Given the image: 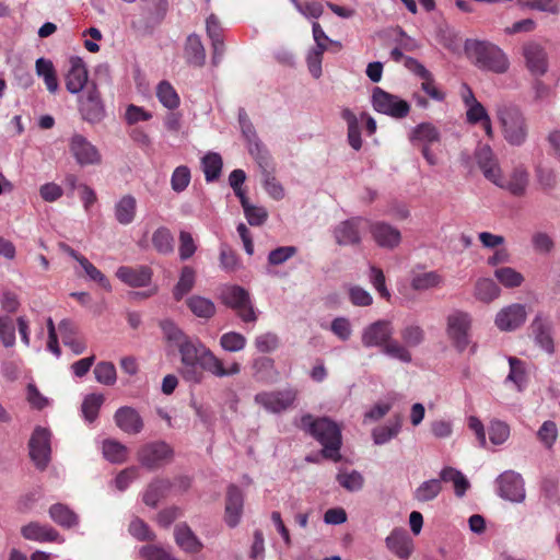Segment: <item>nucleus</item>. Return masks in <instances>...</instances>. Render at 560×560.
Returning <instances> with one entry per match:
<instances>
[{
    "instance_id": "1",
    "label": "nucleus",
    "mask_w": 560,
    "mask_h": 560,
    "mask_svg": "<svg viewBox=\"0 0 560 560\" xmlns=\"http://www.w3.org/2000/svg\"><path fill=\"white\" fill-rule=\"evenodd\" d=\"M160 326L168 346L179 353V374L186 382L200 384L205 378L203 371L217 377L232 376L241 372L237 362H232L225 368L198 337L185 334L173 320L164 319Z\"/></svg>"
},
{
    "instance_id": "2",
    "label": "nucleus",
    "mask_w": 560,
    "mask_h": 560,
    "mask_svg": "<svg viewBox=\"0 0 560 560\" xmlns=\"http://www.w3.org/2000/svg\"><path fill=\"white\" fill-rule=\"evenodd\" d=\"M300 427L323 445L324 457L334 462L340 459L341 429L335 421L307 413L301 418Z\"/></svg>"
},
{
    "instance_id": "3",
    "label": "nucleus",
    "mask_w": 560,
    "mask_h": 560,
    "mask_svg": "<svg viewBox=\"0 0 560 560\" xmlns=\"http://www.w3.org/2000/svg\"><path fill=\"white\" fill-rule=\"evenodd\" d=\"M503 137L514 147H521L526 142L528 129L526 119L521 110L513 105H499L497 108Z\"/></svg>"
},
{
    "instance_id": "4",
    "label": "nucleus",
    "mask_w": 560,
    "mask_h": 560,
    "mask_svg": "<svg viewBox=\"0 0 560 560\" xmlns=\"http://www.w3.org/2000/svg\"><path fill=\"white\" fill-rule=\"evenodd\" d=\"M466 49L470 51L475 65L481 70L504 73L509 69V58L497 45L476 40L471 45L467 43Z\"/></svg>"
},
{
    "instance_id": "5",
    "label": "nucleus",
    "mask_w": 560,
    "mask_h": 560,
    "mask_svg": "<svg viewBox=\"0 0 560 560\" xmlns=\"http://www.w3.org/2000/svg\"><path fill=\"white\" fill-rule=\"evenodd\" d=\"M471 316L463 311L456 310L446 317V335L452 346L464 352L470 343Z\"/></svg>"
},
{
    "instance_id": "6",
    "label": "nucleus",
    "mask_w": 560,
    "mask_h": 560,
    "mask_svg": "<svg viewBox=\"0 0 560 560\" xmlns=\"http://www.w3.org/2000/svg\"><path fill=\"white\" fill-rule=\"evenodd\" d=\"M222 302L234 310L244 323H255L258 318L248 291L240 285H229L222 290Z\"/></svg>"
},
{
    "instance_id": "7",
    "label": "nucleus",
    "mask_w": 560,
    "mask_h": 560,
    "mask_svg": "<svg viewBox=\"0 0 560 560\" xmlns=\"http://www.w3.org/2000/svg\"><path fill=\"white\" fill-rule=\"evenodd\" d=\"M141 16L132 22V27L143 34H150L159 26L168 11L167 0H140Z\"/></svg>"
},
{
    "instance_id": "8",
    "label": "nucleus",
    "mask_w": 560,
    "mask_h": 560,
    "mask_svg": "<svg viewBox=\"0 0 560 560\" xmlns=\"http://www.w3.org/2000/svg\"><path fill=\"white\" fill-rule=\"evenodd\" d=\"M372 106L380 113L394 119H402L410 113V104L399 97L376 86L372 93Z\"/></svg>"
},
{
    "instance_id": "9",
    "label": "nucleus",
    "mask_w": 560,
    "mask_h": 560,
    "mask_svg": "<svg viewBox=\"0 0 560 560\" xmlns=\"http://www.w3.org/2000/svg\"><path fill=\"white\" fill-rule=\"evenodd\" d=\"M69 151L81 167L95 166L102 163V153L97 147L80 133L70 137Z\"/></svg>"
},
{
    "instance_id": "10",
    "label": "nucleus",
    "mask_w": 560,
    "mask_h": 560,
    "mask_svg": "<svg viewBox=\"0 0 560 560\" xmlns=\"http://www.w3.org/2000/svg\"><path fill=\"white\" fill-rule=\"evenodd\" d=\"M296 392L292 388L257 393L254 397L256 405L270 413H280L289 409L295 401Z\"/></svg>"
},
{
    "instance_id": "11",
    "label": "nucleus",
    "mask_w": 560,
    "mask_h": 560,
    "mask_svg": "<svg viewBox=\"0 0 560 560\" xmlns=\"http://www.w3.org/2000/svg\"><path fill=\"white\" fill-rule=\"evenodd\" d=\"M370 221L362 217H353L337 224L334 236L339 245H358L361 234L369 229Z\"/></svg>"
},
{
    "instance_id": "12",
    "label": "nucleus",
    "mask_w": 560,
    "mask_h": 560,
    "mask_svg": "<svg viewBox=\"0 0 560 560\" xmlns=\"http://www.w3.org/2000/svg\"><path fill=\"white\" fill-rule=\"evenodd\" d=\"M79 110L82 118L90 124L100 122L105 117V108L94 84L86 86L80 96Z\"/></svg>"
},
{
    "instance_id": "13",
    "label": "nucleus",
    "mask_w": 560,
    "mask_h": 560,
    "mask_svg": "<svg viewBox=\"0 0 560 560\" xmlns=\"http://www.w3.org/2000/svg\"><path fill=\"white\" fill-rule=\"evenodd\" d=\"M172 448L165 442H151L139 450L138 460L148 469H156L163 466L172 457Z\"/></svg>"
},
{
    "instance_id": "14",
    "label": "nucleus",
    "mask_w": 560,
    "mask_h": 560,
    "mask_svg": "<svg viewBox=\"0 0 560 560\" xmlns=\"http://www.w3.org/2000/svg\"><path fill=\"white\" fill-rule=\"evenodd\" d=\"M240 125L242 133L247 142L249 154L256 160L259 167H262L264 164L268 165L270 160L269 152L259 140L253 124L246 117L244 112L240 113Z\"/></svg>"
},
{
    "instance_id": "15",
    "label": "nucleus",
    "mask_w": 560,
    "mask_h": 560,
    "mask_svg": "<svg viewBox=\"0 0 560 560\" xmlns=\"http://www.w3.org/2000/svg\"><path fill=\"white\" fill-rule=\"evenodd\" d=\"M394 335V327L392 322L380 319L368 325L362 330L361 341L365 348H381L390 341Z\"/></svg>"
},
{
    "instance_id": "16",
    "label": "nucleus",
    "mask_w": 560,
    "mask_h": 560,
    "mask_svg": "<svg viewBox=\"0 0 560 560\" xmlns=\"http://www.w3.org/2000/svg\"><path fill=\"white\" fill-rule=\"evenodd\" d=\"M499 495L511 502L521 503L525 499L524 480L518 472L508 470L497 479Z\"/></svg>"
},
{
    "instance_id": "17",
    "label": "nucleus",
    "mask_w": 560,
    "mask_h": 560,
    "mask_svg": "<svg viewBox=\"0 0 560 560\" xmlns=\"http://www.w3.org/2000/svg\"><path fill=\"white\" fill-rule=\"evenodd\" d=\"M493 184L499 188L508 190L515 197H523L529 185V172L524 165L520 164L515 166L505 178L500 172L499 180Z\"/></svg>"
},
{
    "instance_id": "18",
    "label": "nucleus",
    "mask_w": 560,
    "mask_h": 560,
    "mask_svg": "<svg viewBox=\"0 0 560 560\" xmlns=\"http://www.w3.org/2000/svg\"><path fill=\"white\" fill-rule=\"evenodd\" d=\"M406 68L415 75L422 80L421 90L432 100L442 102L445 98V93L442 92L436 85L433 74L417 59L412 57L406 58Z\"/></svg>"
},
{
    "instance_id": "19",
    "label": "nucleus",
    "mask_w": 560,
    "mask_h": 560,
    "mask_svg": "<svg viewBox=\"0 0 560 560\" xmlns=\"http://www.w3.org/2000/svg\"><path fill=\"white\" fill-rule=\"evenodd\" d=\"M244 511V493L235 485H230L226 491L224 522L230 528H235L242 520Z\"/></svg>"
},
{
    "instance_id": "20",
    "label": "nucleus",
    "mask_w": 560,
    "mask_h": 560,
    "mask_svg": "<svg viewBox=\"0 0 560 560\" xmlns=\"http://www.w3.org/2000/svg\"><path fill=\"white\" fill-rule=\"evenodd\" d=\"M526 67L533 75L540 77L548 70V57L545 48L537 42H528L523 46Z\"/></svg>"
},
{
    "instance_id": "21",
    "label": "nucleus",
    "mask_w": 560,
    "mask_h": 560,
    "mask_svg": "<svg viewBox=\"0 0 560 560\" xmlns=\"http://www.w3.org/2000/svg\"><path fill=\"white\" fill-rule=\"evenodd\" d=\"M114 420L122 432L130 435L139 434L144 428L140 413L129 406L118 408L114 415Z\"/></svg>"
},
{
    "instance_id": "22",
    "label": "nucleus",
    "mask_w": 560,
    "mask_h": 560,
    "mask_svg": "<svg viewBox=\"0 0 560 560\" xmlns=\"http://www.w3.org/2000/svg\"><path fill=\"white\" fill-rule=\"evenodd\" d=\"M386 547L399 559H408L413 551V541L407 530L401 527L394 528L385 539Z\"/></svg>"
},
{
    "instance_id": "23",
    "label": "nucleus",
    "mask_w": 560,
    "mask_h": 560,
    "mask_svg": "<svg viewBox=\"0 0 560 560\" xmlns=\"http://www.w3.org/2000/svg\"><path fill=\"white\" fill-rule=\"evenodd\" d=\"M66 73V88L71 94H78L88 85V69L80 57H71Z\"/></svg>"
},
{
    "instance_id": "24",
    "label": "nucleus",
    "mask_w": 560,
    "mask_h": 560,
    "mask_svg": "<svg viewBox=\"0 0 560 560\" xmlns=\"http://www.w3.org/2000/svg\"><path fill=\"white\" fill-rule=\"evenodd\" d=\"M532 334L536 345H538L547 353H553L555 345L551 335L552 323L548 317L538 314L535 316L530 325Z\"/></svg>"
},
{
    "instance_id": "25",
    "label": "nucleus",
    "mask_w": 560,
    "mask_h": 560,
    "mask_svg": "<svg viewBox=\"0 0 560 560\" xmlns=\"http://www.w3.org/2000/svg\"><path fill=\"white\" fill-rule=\"evenodd\" d=\"M526 320V310L522 304H512L501 310L495 316L499 329L511 331L522 326Z\"/></svg>"
},
{
    "instance_id": "26",
    "label": "nucleus",
    "mask_w": 560,
    "mask_h": 560,
    "mask_svg": "<svg viewBox=\"0 0 560 560\" xmlns=\"http://www.w3.org/2000/svg\"><path fill=\"white\" fill-rule=\"evenodd\" d=\"M369 229L376 244L383 248H395L401 241L399 230L385 222L370 223Z\"/></svg>"
},
{
    "instance_id": "27",
    "label": "nucleus",
    "mask_w": 560,
    "mask_h": 560,
    "mask_svg": "<svg viewBox=\"0 0 560 560\" xmlns=\"http://www.w3.org/2000/svg\"><path fill=\"white\" fill-rule=\"evenodd\" d=\"M475 158L483 176L491 183H497V180H499V173L501 172V168L492 149L487 144L480 145L476 150Z\"/></svg>"
},
{
    "instance_id": "28",
    "label": "nucleus",
    "mask_w": 560,
    "mask_h": 560,
    "mask_svg": "<svg viewBox=\"0 0 560 560\" xmlns=\"http://www.w3.org/2000/svg\"><path fill=\"white\" fill-rule=\"evenodd\" d=\"M116 277L129 287H145L151 282L152 271L147 266L127 267L121 266L116 271Z\"/></svg>"
},
{
    "instance_id": "29",
    "label": "nucleus",
    "mask_w": 560,
    "mask_h": 560,
    "mask_svg": "<svg viewBox=\"0 0 560 560\" xmlns=\"http://www.w3.org/2000/svg\"><path fill=\"white\" fill-rule=\"evenodd\" d=\"M138 202L135 196L126 194L114 205V217L120 225L131 224L137 215Z\"/></svg>"
},
{
    "instance_id": "30",
    "label": "nucleus",
    "mask_w": 560,
    "mask_h": 560,
    "mask_svg": "<svg viewBox=\"0 0 560 560\" xmlns=\"http://www.w3.org/2000/svg\"><path fill=\"white\" fill-rule=\"evenodd\" d=\"M444 282L443 277L434 270L410 272V287L415 291H428L441 287Z\"/></svg>"
},
{
    "instance_id": "31",
    "label": "nucleus",
    "mask_w": 560,
    "mask_h": 560,
    "mask_svg": "<svg viewBox=\"0 0 560 560\" xmlns=\"http://www.w3.org/2000/svg\"><path fill=\"white\" fill-rule=\"evenodd\" d=\"M174 537L176 544L188 553L199 552L203 545L200 539L194 534L189 526L186 524L176 525L174 529Z\"/></svg>"
},
{
    "instance_id": "32",
    "label": "nucleus",
    "mask_w": 560,
    "mask_h": 560,
    "mask_svg": "<svg viewBox=\"0 0 560 560\" xmlns=\"http://www.w3.org/2000/svg\"><path fill=\"white\" fill-rule=\"evenodd\" d=\"M441 133L439 129L431 122H421L413 127L409 133L411 143H421L423 145H431L439 142Z\"/></svg>"
},
{
    "instance_id": "33",
    "label": "nucleus",
    "mask_w": 560,
    "mask_h": 560,
    "mask_svg": "<svg viewBox=\"0 0 560 560\" xmlns=\"http://www.w3.org/2000/svg\"><path fill=\"white\" fill-rule=\"evenodd\" d=\"M51 432L37 427V470H44L51 459Z\"/></svg>"
},
{
    "instance_id": "34",
    "label": "nucleus",
    "mask_w": 560,
    "mask_h": 560,
    "mask_svg": "<svg viewBox=\"0 0 560 560\" xmlns=\"http://www.w3.org/2000/svg\"><path fill=\"white\" fill-rule=\"evenodd\" d=\"M50 518L63 528H72L79 525V516L68 505L55 503L49 508Z\"/></svg>"
},
{
    "instance_id": "35",
    "label": "nucleus",
    "mask_w": 560,
    "mask_h": 560,
    "mask_svg": "<svg viewBox=\"0 0 560 560\" xmlns=\"http://www.w3.org/2000/svg\"><path fill=\"white\" fill-rule=\"evenodd\" d=\"M341 118L347 122V137L350 147L359 151L362 148V139L357 115L350 108H343L341 110Z\"/></svg>"
},
{
    "instance_id": "36",
    "label": "nucleus",
    "mask_w": 560,
    "mask_h": 560,
    "mask_svg": "<svg viewBox=\"0 0 560 560\" xmlns=\"http://www.w3.org/2000/svg\"><path fill=\"white\" fill-rule=\"evenodd\" d=\"M401 430V418L396 417L385 425L372 430V440L375 445H384L395 439Z\"/></svg>"
},
{
    "instance_id": "37",
    "label": "nucleus",
    "mask_w": 560,
    "mask_h": 560,
    "mask_svg": "<svg viewBox=\"0 0 560 560\" xmlns=\"http://www.w3.org/2000/svg\"><path fill=\"white\" fill-rule=\"evenodd\" d=\"M185 56L188 63L201 67L206 61V51L198 35L191 34L188 36L185 46Z\"/></svg>"
},
{
    "instance_id": "38",
    "label": "nucleus",
    "mask_w": 560,
    "mask_h": 560,
    "mask_svg": "<svg viewBox=\"0 0 560 560\" xmlns=\"http://www.w3.org/2000/svg\"><path fill=\"white\" fill-rule=\"evenodd\" d=\"M442 481L440 477L421 482L413 492V499L421 503L433 501L443 489Z\"/></svg>"
},
{
    "instance_id": "39",
    "label": "nucleus",
    "mask_w": 560,
    "mask_h": 560,
    "mask_svg": "<svg viewBox=\"0 0 560 560\" xmlns=\"http://www.w3.org/2000/svg\"><path fill=\"white\" fill-rule=\"evenodd\" d=\"M440 477L441 480L453 483L455 494L459 498L463 497L470 487L465 475L454 467H444L441 469Z\"/></svg>"
},
{
    "instance_id": "40",
    "label": "nucleus",
    "mask_w": 560,
    "mask_h": 560,
    "mask_svg": "<svg viewBox=\"0 0 560 560\" xmlns=\"http://www.w3.org/2000/svg\"><path fill=\"white\" fill-rule=\"evenodd\" d=\"M37 77H40L44 80L46 89L50 93H56L59 89V82L57 78V72L54 67V63L45 58H37Z\"/></svg>"
},
{
    "instance_id": "41",
    "label": "nucleus",
    "mask_w": 560,
    "mask_h": 560,
    "mask_svg": "<svg viewBox=\"0 0 560 560\" xmlns=\"http://www.w3.org/2000/svg\"><path fill=\"white\" fill-rule=\"evenodd\" d=\"M152 245L162 255H170L174 252V236L166 226L158 228L152 234Z\"/></svg>"
},
{
    "instance_id": "42",
    "label": "nucleus",
    "mask_w": 560,
    "mask_h": 560,
    "mask_svg": "<svg viewBox=\"0 0 560 560\" xmlns=\"http://www.w3.org/2000/svg\"><path fill=\"white\" fill-rule=\"evenodd\" d=\"M159 102L167 109H176L180 98L174 86L168 81H161L155 91Z\"/></svg>"
},
{
    "instance_id": "43",
    "label": "nucleus",
    "mask_w": 560,
    "mask_h": 560,
    "mask_svg": "<svg viewBox=\"0 0 560 560\" xmlns=\"http://www.w3.org/2000/svg\"><path fill=\"white\" fill-rule=\"evenodd\" d=\"M187 306L199 318H211L215 314L214 303L203 296L192 295L187 300Z\"/></svg>"
},
{
    "instance_id": "44",
    "label": "nucleus",
    "mask_w": 560,
    "mask_h": 560,
    "mask_svg": "<svg viewBox=\"0 0 560 560\" xmlns=\"http://www.w3.org/2000/svg\"><path fill=\"white\" fill-rule=\"evenodd\" d=\"M222 165V158L219 153L209 152L202 158L201 166L207 183H212L220 177Z\"/></svg>"
},
{
    "instance_id": "45",
    "label": "nucleus",
    "mask_w": 560,
    "mask_h": 560,
    "mask_svg": "<svg viewBox=\"0 0 560 560\" xmlns=\"http://www.w3.org/2000/svg\"><path fill=\"white\" fill-rule=\"evenodd\" d=\"M102 451L104 457L114 464L124 463L128 456L127 446L113 439H108L103 442Z\"/></svg>"
},
{
    "instance_id": "46",
    "label": "nucleus",
    "mask_w": 560,
    "mask_h": 560,
    "mask_svg": "<svg viewBox=\"0 0 560 560\" xmlns=\"http://www.w3.org/2000/svg\"><path fill=\"white\" fill-rule=\"evenodd\" d=\"M510 372L505 382H512L517 390H523L527 383L525 363L515 357H509Z\"/></svg>"
},
{
    "instance_id": "47",
    "label": "nucleus",
    "mask_w": 560,
    "mask_h": 560,
    "mask_svg": "<svg viewBox=\"0 0 560 560\" xmlns=\"http://www.w3.org/2000/svg\"><path fill=\"white\" fill-rule=\"evenodd\" d=\"M500 295V288L489 278L478 279L475 284V296L481 302L489 303Z\"/></svg>"
},
{
    "instance_id": "48",
    "label": "nucleus",
    "mask_w": 560,
    "mask_h": 560,
    "mask_svg": "<svg viewBox=\"0 0 560 560\" xmlns=\"http://www.w3.org/2000/svg\"><path fill=\"white\" fill-rule=\"evenodd\" d=\"M196 280V272L190 266L182 268L178 282L176 283L173 295L176 301H180L192 288Z\"/></svg>"
},
{
    "instance_id": "49",
    "label": "nucleus",
    "mask_w": 560,
    "mask_h": 560,
    "mask_svg": "<svg viewBox=\"0 0 560 560\" xmlns=\"http://www.w3.org/2000/svg\"><path fill=\"white\" fill-rule=\"evenodd\" d=\"M220 268L225 272L233 273L242 268V262L236 253L226 244L220 246Z\"/></svg>"
},
{
    "instance_id": "50",
    "label": "nucleus",
    "mask_w": 560,
    "mask_h": 560,
    "mask_svg": "<svg viewBox=\"0 0 560 560\" xmlns=\"http://www.w3.org/2000/svg\"><path fill=\"white\" fill-rule=\"evenodd\" d=\"M270 166V161L268 162V165L264 164L262 167V186L266 190V192L275 200H281L284 198V188L283 186L277 180V178L268 171V167Z\"/></svg>"
},
{
    "instance_id": "51",
    "label": "nucleus",
    "mask_w": 560,
    "mask_h": 560,
    "mask_svg": "<svg viewBox=\"0 0 560 560\" xmlns=\"http://www.w3.org/2000/svg\"><path fill=\"white\" fill-rule=\"evenodd\" d=\"M517 4L522 9L535 10L552 15L560 13V3L558 0H517Z\"/></svg>"
},
{
    "instance_id": "52",
    "label": "nucleus",
    "mask_w": 560,
    "mask_h": 560,
    "mask_svg": "<svg viewBox=\"0 0 560 560\" xmlns=\"http://www.w3.org/2000/svg\"><path fill=\"white\" fill-rule=\"evenodd\" d=\"M494 277L505 288H517L524 282L523 275L511 267L495 269Z\"/></svg>"
},
{
    "instance_id": "53",
    "label": "nucleus",
    "mask_w": 560,
    "mask_h": 560,
    "mask_svg": "<svg viewBox=\"0 0 560 560\" xmlns=\"http://www.w3.org/2000/svg\"><path fill=\"white\" fill-rule=\"evenodd\" d=\"M400 337L407 347L416 348L424 341L425 332L420 325L409 324L400 330Z\"/></svg>"
},
{
    "instance_id": "54",
    "label": "nucleus",
    "mask_w": 560,
    "mask_h": 560,
    "mask_svg": "<svg viewBox=\"0 0 560 560\" xmlns=\"http://www.w3.org/2000/svg\"><path fill=\"white\" fill-rule=\"evenodd\" d=\"M326 50L317 48H308L305 55V62L310 74L314 79H319L323 74V55Z\"/></svg>"
},
{
    "instance_id": "55",
    "label": "nucleus",
    "mask_w": 560,
    "mask_h": 560,
    "mask_svg": "<svg viewBox=\"0 0 560 560\" xmlns=\"http://www.w3.org/2000/svg\"><path fill=\"white\" fill-rule=\"evenodd\" d=\"M191 180V173L188 166H177L171 175V187L172 189L180 194L189 186Z\"/></svg>"
},
{
    "instance_id": "56",
    "label": "nucleus",
    "mask_w": 560,
    "mask_h": 560,
    "mask_svg": "<svg viewBox=\"0 0 560 560\" xmlns=\"http://www.w3.org/2000/svg\"><path fill=\"white\" fill-rule=\"evenodd\" d=\"M407 348L408 347L405 343L401 345L397 340H394L392 337L390 341H387V343L383 347L382 352L404 363H409L411 362L412 357Z\"/></svg>"
},
{
    "instance_id": "57",
    "label": "nucleus",
    "mask_w": 560,
    "mask_h": 560,
    "mask_svg": "<svg viewBox=\"0 0 560 560\" xmlns=\"http://www.w3.org/2000/svg\"><path fill=\"white\" fill-rule=\"evenodd\" d=\"M246 338L236 331H229L220 337V346L228 352L242 351L246 346Z\"/></svg>"
},
{
    "instance_id": "58",
    "label": "nucleus",
    "mask_w": 560,
    "mask_h": 560,
    "mask_svg": "<svg viewBox=\"0 0 560 560\" xmlns=\"http://www.w3.org/2000/svg\"><path fill=\"white\" fill-rule=\"evenodd\" d=\"M95 380L104 385H114L117 380L116 368L112 362L103 361L94 369Z\"/></svg>"
},
{
    "instance_id": "59",
    "label": "nucleus",
    "mask_w": 560,
    "mask_h": 560,
    "mask_svg": "<svg viewBox=\"0 0 560 560\" xmlns=\"http://www.w3.org/2000/svg\"><path fill=\"white\" fill-rule=\"evenodd\" d=\"M168 488V483L165 480H155L151 482L143 493V502L149 506H155L164 492Z\"/></svg>"
},
{
    "instance_id": "60",
    "label": "nucleus",
    "mask_w": 560,
    "mask_h": 560,
    "mask_svg": "<svg viewBox=\"0 0 560 560\" xmlns=\"http://www.w3.org/2000/svg\"><path fill=\"white\" fill-rule=\"evenodd\" d=\"M103 401L104 397L100 394H91L84 398L82 413L86 421L93 422L97 418Z\"/></svg>"
},
{
    "instance_id": "61",
    "label": "nucleus",
    "mask_w": 560,
    "mask_h": 560,
    "mask_svg": "<svg viewBox=\"0 0 560 560\" xmlns=\"http://www.w3.org/2000/svg\"><path fill=\"white\" fill-rule=\"evenodd\" d=\"M178 256L180 260H188L197 252V244L190 232L182 230L178 235Z\"/></svg>"
},
{
    "instance_id": "62",
    "label": "nucleus",
    "mask_w": 560,
    "mask_h": 560,
    "mask_svg": "<svg viewBox=\"0 0 560 560\" xmlns=\"http://www.w3.org/2000/svg\"><path fill=\"white\" fill-rule=\"evenodd\" d=\"M337 481L346 490L354 492L362 489L364 479L359 471L352 470L350 472H339L337 475Z\"/></svg>"
},
{
    "instance_id": "63",
    "label": "nucleus",
    "mask_w": 560,
    "mask_h": 560,
    "mask_svg": "<svg viewBox=\"0 0 560 560\" xmlns=\"http://www.w3.org/2000/svg\"><path fill=\"white\" fill-rule=\"evenodd\" d=\"M488 431L490 442L494 445L503 444L510 436V427L501 420H492Z\"/></svg>"
},
{
    "instance_id": "64",
    "label": "nucleus",
    "mask_w": 560,
    "mask_h": 560,
    "mask_svg": "<svg viewBox=\"0 0 560 560\" xmlns=\"http://www.w3.org/2000/svg\"><path fill=\"white\" fill-rule=\"evenodd\" d=\"M139 555L142 560H178L172 556L166 549L155 546L147 545L139 549Z\"/></svg>"
}]
</instances>
